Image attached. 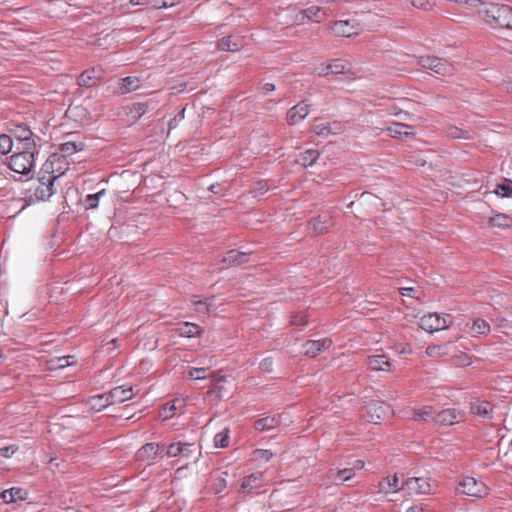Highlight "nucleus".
<instances>
[{"label":"nucleus","mask_w":512,"mask_h":512,"mask_svg":"<svg viewBox=\"0 0 512 512\" xmlns=\"http://www.w3.org/2000/svg\"><path fill=\"white\" fill-rule=\"evenodd\" d=\"M451 319L450 315L442 317L438 313H429L420 318L419 326L421 329L432 333L447 329L451 324Z\"/></svg>","instance_id":"423d86ee"},{"label":"nucleus","mask_w":512,"mask_h":512,"mask_svg":"<svg viewBox=\"0 0 512 512\" xmlns=\"http://www.w3.org/2000/svg\"><path fill=\"white\" fill-rule=\"evenodd\" d=\"M229 429L225 428L223 431L214 436V445L217 448H225L228 445Z\"/></svg>","instance_id":"a19ab883"},{"label":"nucleus","mask_w":512,"mask_h":512,"mask_svg":"<svg viewBox=\"0 0 512 512\" xmlns=\"http://www.w3.org/2000/svg\"><path fill=\"white\" fill-rule=\"evenodd\" d=\"M58 177L47 169L43 175L34 179L29 187L30 201H45L49 199L55 193L54 181Z\"/></svg>","instance_id":"f257e3e1"},{"label":"nucleus","mask_w":512,"mask_h":512,"mask_svg":"<svg viewBox=\"0 0 512 512\" xmlns=\"http://www.w3.org/2000/svg\"><path fill=\"white\" fill-rule=\"evenodd\" d=\"M301 20H314L320 22L324 17L325 13L317 6H311L305 10L300 11Z\"/></svg>","instance_id":"393cba45"},{"label":"nucleus","mask_w":512,"mask_h":512,"mask_svg":"<svg viewBox=\"0 0 512 512\" xmlns=\"http://www.w3.org/2000/svg\"><path fill=\"white\" fill-rule=\"evenodd\" d=\"M163 449V445L159 443H147L137 451L136 458L138 461L145 462L156 458L163 451Z\"/></svg>","instance_id":"ddd939ff"},{"label":"nucleus","mask_w":512,"mask_h":512,"mask_svg":"<svg viewBox=\"0 0 512 512\" xmlns=\"http://www.w3.org/2000/svg\"><path fill=\"white\" fill-rule=\"evenodd\" d=\"M354 475L355 471L352 468H344L338 471L331 470L324 476L322 481L324 484L339 485L352 479Z\"/></svg>","instance_id":"9b49d317"},{"label":"nucleus","mask_w":512,"mask_h":512,"mask_svg":"<svg viewBox=\"0 0 512 512\" xmlns=\"http://www.w3.org/2000/svg\"><path fill=\"white\" fill-rule=\"evenodd\" d=\"M418 64L422 68L441 76L451 75L454 71V66L451 63L445 59L434 56H421L418 58Z\"/></svg>","instance_id":"39448f33"},{"label":"nucleus","mask_w":512,"mask_h":512,"mask_svg":"<svg viewBox=\"0 0 512 512\" xmlns=\"http://www.w3.org/2000/svg\"><path fill=\"white\" fill-rule=\"evenodd\" d=\"M432 414V408L430 406H424L414 409L412 418L414 420L427 421L432 416Z\"/></svg>","instance_id":"e433bc0d"},{"label":"nucleus","mask_w":512,"mask_h":512,"mask_svg":"<svg viewBox=\"0 0 512 512\" xmlns=\"http://www.w3.org/2000/svg\"><path fill=\"white\" fill-rule=\"evenodd\" d=\"M471 411L473 414L483 417V418H491V405L487 402H477L471 406Z\"/></svg>","instance_id":"2f4dec72"},{"label":"nucleus","mask_w":512,"mask_h":512,"mask_svg":"<svg viewBox=\"0 0 512 512\" xmlns=\"http://www.w3.org/2000/svg\"><path fill=\"white\" fill-rule=\"evenodd\" d=\"M26 496L27 492L18 487H13L0 493V498L7 504L16 502L17 500H24Z\"/></svg>","instance_id":"5701e85b"},{"label":"nucleus","mask_w":512,"mask_h":512,"mask_svg":"<svg viewBox=\"0 0 512 512\" xmlns=\"http://www.w3.org/2000/svg\"><path fill=\"white\" fill-rule=\"evenodd\" d=\"M447 136L453 139H468L470 135L467 131H464L456 126H449L446 130Z\"/></svg>","instance_id":"79ce46f5"},{"label":"nucleus","mask_w":512,"mask_h":512,"mask_svg":"<svg viewBox=\"0 0 512 512\" xmlns=\"http://www.w3.org/2000/svg\"><path fill=\"white\" fill-rule=\"evenodd\" d=\"M135 395L133 386H117L106 393V399L111 401V404L123 403L127 400L132 399Z\"/></svg>","instance_id":"9d476101"},{"label":"nucleus","mask_w":512,"mask_h":512,"mask_svg":"<svg viewBox=\"0 0 512 512\" xmlns=\"http://www.w3.org/2000/svg\"><path fill=\"white\" fill-rule=\"evenodd\" d=\"M83 149V144L76 142H65L61 144L60 150L64 155H72Z\"/></svg>","instance_id":"58836bf2"},{"label":"nucleus","mask_w":512,"mask_h":512,"mask_svg":"<svg viewBox=\"0 0 512 512\" xmlns=\"http://www.w3.org/2000/svg\"><path fill=\"white\" fill-rule=\"evenodd\" d=\"M248 254L246 252H240L237 250H231L227 252L225 257L222 259L223 268L230 266H238L248 261Z\"/></svg>","instance_id":"6ab92c4d"},{"label":"nucleus","mask_w":512,"mask_h":512,"mask_svg":"<svg viewBox=\"0 0 512 512\" xmlns=\"http://www.w3.org/2000/svg\"><path fill=\"white\" fill-rule=\"evenodd\" d=\"M480 13L487 22L512 29V9L509 6L489 3L483 6Z\"/></svg>","instance_id":"f03ea898"},{"label":"nucleus","mask_w":512,"mask_h":512,"mask_svg":"<svg viewBox=\"0 0 512 512\" xmlns=\"http://www.w3.org/2000/svg\"><path fill=\"white\" fill-rule=\"evenodd\" d=\"M283 420V415L275 416H266L263 417L254 423V427L257 431H268L278 427Z\"/></svg>","instance_id":"aec40b11"},{"label":"nucleus","mask_w":512,"mask_h":512,"mask_svg":"<svg viewBox=\"0 0 512 512\" xmlns=\"http://www.w3.org/2000/svg\"><path fill=\"white\" fill-rule=\"evenodd\" d=\"M259 369L263 372H271L273 370V359L271 357L262 359L259 363Z\"/></svg>","instance_id":"5fc2aeb1"},{"label":"nucleus","mask_w":512,"mask_h":512,"mask_svg":"<svg viewBox=\"0 0 512 512\" xmlns=\"http://www.w3.org/2000/svg\"><path fill=\"white\" fill-rule=\"evenodd\" d=\"M145 111H146V109H145L144 105H142V104H134L133 107L131 108V113H134L133 117H135V118L143 115L145 113Z\"/></svg>","instance_id":"bf43d9fd"},{"label":"nucleus","mask_w":512,"mask_h":512,"mask_svg":"<svg viewBox=\"0 0 512 512\" xmlns=\"http://www.w3.org/2000/svg\"><path fill=\"white\" fill-rule=\"evenodd\" d=\"M364 417L371 423H379L390 411L389 406L382 402L371 401L365 406Z\"/></svg>","instance_id":"1a4fd4ad"},{"label":"nucleus","mask_w":512,"mask_h":512,"mask_svg":"<svg viewBox=\"0 0 512 512\" xmlns=\"http://www.w3.org/2000/svg\"><path fill=\"white\" fill-rule=\"evenodd\" d=\"M257 186L258 187L255 189L257 194L262 195L268 190L263 183H258Z\"/></svg>","instance_id":"0e129e2a"},{"label":"nucleus","mask_w":512,"mask_h":512,"mask_svg":"<svg viewBox=\"0 0 512 512\" xmlns=\"http://www.w3.org/2000/svg\"><path fill=\"white\" fill-rule=\"evenodd\" d=\"M332 341L328 338L321 340H310L304 344V353L310 357L317 356L321 351L328 349Z\"/></svg>","instance_id":"dca6fc26"},{"label":"nucleus","mask_w":512,"mask_h":512,"mask_svg":"<svg viewBox=\"0 0 512 512\" xmlns=\"http://www.w3.org/2000/svg\"><path fill=\"white\" fill-rule=\"evenodd\" d=\"M206 368L200 367V368H189L187 371V375L189 378H193L196 380H203L206 379L207 376L204 374L206 372Z\"/></svg>","instance_id":"09e8293b"},{"label":"nucleus","mask_w":512,"mask_h":512,"mask_svg":"<svg viewBox=\"0 0 512 512\" xmlns=\"http://www.w3.org/2000/svg\"><path fill=\"white\" fill-rule=\"evenodd\" d=\"M406 512H424V509L421 506H412V507H409L406 510Z\"/></svg>","instance_id":"338daca9"},{"label":"nucleus","mask_w":512,"mask_h":512,"mask_svg":"<svg viewBox=\"0 0 512 512\" xmlns=\"http://www.w3.org/2000/svg\"><path fill=\"white\" fill-rule=\"evenodd\" d=\"M227 483H226V479L225 477H218L216 479V482L213 484V491L215 493H220L225 487H226Z\"/></svg>","instance_id":"13d9d810"},{"label":"nucleus","mask_w":512,"mask_h":512,"mask_svg":"<svg viewBox=\"0 0 512 512\" xmlns=\"http://www.w3.org/2000/svg\"><path fill=\"white\" fill-rule=\"evenodd\" d=\"M291 12L295 14L294 15V19H293V22L295 24H302V23H304L305 20H301L300 11H297L296 9H292Z\"/></svg>","instance_id":"680f3d73"},{"label":"nucleus","mask_w":512,"mask_h":512,"mask_svg":"<svg viewBox=\"0 0 512 512\" xmlns=\"http://www.w3.org/2000/svg\"><path fill=\"white\" fill-rule=\"evenodd\" d=\"M178 407L176 406V401H172L171 403H167L160 416L163 418V419H169L170 417H172L174 411L177 409Z\"/></svg>","instance_id":"603ef678"},{"label":"nucleus","mask_w":512,"mask_h":512,"mask_svg":"<svg viewBox=\"0 0 512 512\" xmlns=\"http://www.w3.org/2000/svg\"><path fill=\"white\" fill-rule=\"evenodd\" d=\"M74 363H75V357L69 355V356H63V357H58V358L51 359L49 361V367L52 370H54V369H63V368H66L68 366H71Z\"/></svg>","instance_id":"c756f323"},{"label":"nucleus","mask_w":512,"mask_h":512,"mask_svg":"<svg viewBox=\"0 0 512 512\" xmlns=\"http://www.w3.org/2000/svg\"><path fill=\"white\" fill-rule=\"evenodd\" d=\"M490 332V325L488 322L484 319H476L471 328L469 333L472 336L476 335H487Z\"/></svg>","instance_id":"c85d7f7f"},{"label":"nucleus","mask_w":512,"mask_h":512,"mask_svg":"<svg viewBox=\"0 0 512 512\" xmlns=\"http://www.w3.org/2000/svg\"><path fill=\"white\" fill-rule=\"evenodd\" d=\"M218 49L222 51H236L238 50V44L232 43L230 37L222 38L218 42Z\"/></svg>","instance_id":"a18cd8bd"},{"label":"nucleus","mask_w":512,"mask_h":512,"mask_svg":"<svg viewBox=\"0 0 512 512\" xmlns=\"http://www.w3.org/2000/svg\"><path fill=\"white\" fill-rule=\"evenodd\" d=\"M450 344L431 345L426 348V354L432 358H440L447 355L450 351Z\"/></svg>","instance_id":"7c9ffc66"},{"label":"nucleus","mask_w":512,"mask_h":512,"mask_svg":"<svg viewBox=\"0 0 512 512\" xmlns=\"http://www.w3.org/2000/svg\"><path fill=\"white\" fill-rule=\"evenodd\" d=\"M413 291H414L413 287L401 288V294L403 296H411V292H413Z\"/></svg>","instance_id":"69168bd1"},{"label":"nucleus","mask_w":512,"mask_h":512,"mask_svg":"<svg viewBox=\"0 0 512 512\" xmlns=\"http://www.w3.org/2000/svg\"><path fill=\"white\" fill-rule=\"evenodd\" d=\"M105 193V190H101L98 193L90 194L86 197L85 203L87 208L94 209L98 206V201L100 197Z\"/></svg>","instance_id":"de8ad7c7"},{"label":"nucleus","mask_w":512,"mask_h":512,"mask_svg":"<svg viewBox=\"0 0 512 512\" xmlns=\"http://www.w3.org/2000/svg\"><path fill=\"white\" fill-rule=\"evenodd\" d=\"M194 452V444L185 443V442H175L171 443L167 448V456L174 458L178 456H182L184 458H189Z\"/></svg>","instance_id":"4468645a"},{"label":"nucleus","mask_w":512,"mask_h":512,"mask_svg":"<svg viewBox=\"0 0 512 512\" xmlns=\"http://www.w3.org/2000/svg\"><path fill=\"white\" fill-rule=\"evenodd\" d=\"M387 133L391 137H402L414 135L415 131L412 126L408 124L393 122L387 127Z\"/></svg>","instance_id":"412c9836"},{"label":"nucleus","mask_w":512,"mask_h":512,"mask_svg":"<svg viewBox=\"0 0 512 512\" xmlns=\"http://www.w3.org/2000/svg\"><path fill=\"white\" fill-rule=\"evenodd\" d=\"M457 491L460 494L476 498H482L489 494V488L487 485L473 477L463 478L459 482Z\"/></svg>","instance_id":"20e7f679"},{"label":"nucleus","mask_w":512,"mask_h":512,"mask_svg":"<svg viewBox=\"0 0 512 512\" xmlns=\"http://www.w3.org/2000/svg\"><path fill=\"white\" fill-rule=\"evenodd\" d=\"M402 488L410 495L431 494L433 485L429 478L410 477L402 483Z\"/></svg>","instance_id":"0eeeda50"},{"label":"nucleus","mask_w":512,"mask_h":512,"mask_svg":"<svg viewBox=\"0 0 512 512\" xmlns=\"http://www.w3.org/2000/svg\"><path fill=\"white\" fill-rule=\"evenodd\" d=\"M319 157V152L314 149H309L301 154L300 158L297 160L303 166H311L317 158Z\"/></svg>","instance_id":"f704fd0d"},{"label":"nucleus","mask_w":512,"mask_h":512,"mask_svg":"<svg viewBox=\"0 0 512 512\" xmlns=\"http://www.w3.org/2000/svg\"><path fill=\"white\" fill-rule=\"evenodd\" d=\"M16 149L17 152L10 157L9 167L16 173L27 175L35 165V155L39 153V149Z\"/></svg>","instance_id":"7ed1b4c3"},{"label":"nucleus","mask_w":512,"mask_h":512,"mask_svg":"<svg viewBox=\"0 0 512 512\" xmlns=\"http://www.w3.org/2000/svg\"><path fill=\"white\" fill-rule=\"evenodd\" d=\"M309 114V105L302 101L295 106H293L288 112H287V120L289 124L295 125L302 120L306 118V116Z\"/></svg>","instance_id":"2eb2a0df"},{"label":"nucleus","mask_w":512,"mask_h":512,"mask_svg":"<svg viewBox=\"0 0 512 512\" xmlns=\"http://www.w3.org/2000/svg\"><path fill=\"white\" fill-rule=\"evenodd\" d=\"M490 225L498 228H508L512 225V219L505 214H497L490 219Z\"/></svg>","instance_id":"c9c22d12"},{"label":"nucleus","mask_w":512,"mask_h":512,"mask_svg":"<svg viewBox=\"0 0 512 512\" xmlns=\"http://www.w3.org/2000/svg\"><path fill=\"white\" fill-rule=\"evenodd\" d=\"M15 138L17 140L16 148L23 149H39L34 138L32 137V132L22 126L17 127L15 130Z\"/></svg>","instance_id":"f8f14e48"},{"label":"nucleus","mask_w":512,"mask_h":512,"mask_svg":"<svg viewBox=\"0 0 512 512\" xmlns=\"http://www.w3.org/2000/svg\"><path fill=\"white\" fill-rule=\"evenodd\" d=\"M457 363L462 366H467L471 364V361L468 356L464 355L459 357V361Z\"/></svg>","instance_id":"e2e57ef3"},{"label":"nucleus","mask_w":512,"mask_h":512,"mask_svg":"<svg viewBox=\"0 0 512 512\" xmlns=\"http://www.w3.org/2000/svg\"><path fill=\"white\" fill-rule=\"evenodd\" d=\"M180 336L195 337L200 334V327L196 324L186 322L178 328Z\"/></svg>","instance_id":"473e14b6"},{"label":"nucleus","mask_w":512,"mask_h":512,"mask_svg":"<svg viewBox=\"0 0 512 512\" xmlns=\"http://www.w3.org/2000/svg\"><path fill=\"white\" fill-rule=\"evenodd\" d=\"M192 303L195 307V310L197 312H201V313H209L211 311V305L209 303H207L206 301H203L201 299H198L197 297H194L192 299Z\"/></svg>","instance_id":"49530a36"},{"label":"nucleus","mask_w":512,"mask_h":512,"mask_svg":"<svg viewBox=\"0 0 512 512\" xmlns=\"http://www.w3.org/2000/svg\"><path fill=\"white\" fill-rule=\"evenodd\" d=\"M366 364L372 371L388 372L391 370V363L386 355H372L366 360Z\"/></svg>","instance_id":"f3484780"},{"label":"nucleus","mask_w":512,"mask_h":512,"mask_svg":"<svg viewBox=\"0 0 512 512\" xmlns=\"http://www.w3.org/2000/svg\"><path fill=\"white\" fill-rule=\"evenodd\" d=\"M330 220V216L328 214L319 215L311 222V229L315 234L325 233L328 229V222Z\"/></svg>","instance_id":"a878e982"},{"label":"nucleus","mask_w":512,"mask_h":512,"mask_svg":"<svg viewBox=\"0 0 512 512\" xmlns=\"http://www.w3.org/2000/svg\"><path fill=\"white\" fill-rule=\"evenodd\" d=\"M331 74L346 73L349 70V63L336 59L329 63Z\"/></svg>","instance_id":"ea45409f"},{"label":"nucleus","mask_w":512,"mask_h":512,"mask_svg":"<svg viewBox=\"0 0 512 512\" xmlns=\"http://www.w3.org/2000/svg\"><path fill=\"white\" fill-rule=\"evenodd\" d=\"M495 193L502 197H512V181L506 180L502 184L497 185Z\"/></svg>","instance_id":"37998d69"},{"label":"nucleus","mask_w":512,"mask_h":512,"mask_svg":"<svg viewBox=\"0 0 512 512\" xmlns=\"http://www.w3.org/2000/svg\"><path fill=\"white\" fill-rule=\"evenodd\" d=\"M459 416H460V413L457 412L456 409H446V410L439 412L434 417V420L436 423L441 424V425H453L455 422L458 421Z\"/></svg>","instance_id":"4be33fe9"},{"label":"nucleus","mask_w":512,"mask_h":512,"mask_svg":"<svg viewBox=\"0 0 512 512\" xmlns=\"http://www.w3.org/2000/svg\"><path fill=\"white\" fill-rule=\"evenodd\" d=\"M331 30L334 35L340 37H351L359 34L362 30L360 24L354 20H340L333 23Z\"/></svg>","instance_id":"6e6552de"},{"label":"nucleus","mask_w":512,"mask_h":512,"mask_svg":"<svg viewBox=\"0 0 512 512\" xmlns=\"http://www.w3.org/2000/svg\"><path fill=\"white\" fill-rule=\"evenodd\" d=\"M98 78H100V71L91 68L80 75L78 84L83 87H92L96 84Z\"/></svg>","instance_id":"b1692460"},{"label":"nucleus","mask_w":512,"mask_h":512,"mask_svg":"<svg viewBox=\"0 0 512 512\" xmlns=\"http://www.w3.org/2000/svg\"><path fill=\"white\" fill-rule=\"evenodd\" d=\"M378 202H379V199L376 196H374L373 194L368 193V192L362 193L360 196V199H359V204H361V205L373 204L376 206V205H378Z\"/></svg>","instance_id":"3c124183"},{"label":"nucleus","mask_w":512,"mask_h":512,"mask_svg":"<svg viewBox=\"0 0 512 512\" xmlns=\"http://www.w3.org/2000/svg\"><path fill=\"white\" fill-rule=\"evenodd\" d=\"M88 404L91 407V409H93L95 411H102L107 406L112 405L111 401L106 399V393L92 396L88 400Z\"/></svg>","instance_id":"cd10ccee"},{"label":"nucleus","mask_w":512,"mask_h":512,"mask_svg":"<svg viewBox=\"0 0 512 512\" xmlns=\"http://www.w3.org/2000/svg\"><path fill=\"white\" fill-rule=\"evenodd\" d=\"M174 3V0H151L152 6L157 9L173 6Z\"/></svg>","instance_id":"4d7b16f0"},{"label":"nucleus","mask_w":512,"mask_h":512,"mask_svg":"<svg viewBox=\"0 0 512 512\" xmlns=\"http://www.w3.org/2000/svg\"><path fill=\"white\" fill-rule=\"evenodd\" d=\"M377 489L379 493L387 495L389 493H396L403 488L402 485H399L397 475L394 474L392 476L385 477L381 481H379Z\"/></svg>","instance_id":"a211bd4d"},{"label":"nucleus","mask_w":512,"mask_h":512,"mask_svg":"<svg viewBox=\"0 0 512 512\" xmlns=\"http://www.w3.org/2000/svg\"><path fill=\"white\" fill-rule=\"evenodd\" d=\"M140 86V80L135 76H128L120 81V92L129 93L135 91Z\"/></svg>","instance_id":"bb28decb"},{"label":"nucleus","mask_w":512,"mask_h":512,"mask_svg":"<svg viewBox=\"0 0 512 512\" xmlns=\"http://www.w3.org/2000/svg\"><path fill=\"white\" fill-rule=\"evenodd\" d=\"M260 478L261 475L251 474L248 477H246L241 485V490L243 492L251 491L254 488H257L260 486Z\"/></svg>","instance_id":"72a5a7b5"},{"label":"nucleus","mask_w":512,"mask_h":512,"mask_svg":"<svg viewBox=\"0 0 512 512\" xmlns=\"http://www.w3.org/2000/svg\"><path fill=\"white\" fill-rule=\"evenodd\" d=\"M315 71L318 75H328L331 74L330 72V65L329 64H321L318 67L315 68Z\"/></svg>","instance_id":"052dcab7"},{"label":"nucleus","mask_w":512,"mask_h":512,"mask_svg":"<svg viewBox=\"0 0 512 512\" xmlns=\"http://www.w3.org/2000/svg\"><path fill=\"white\" fill-rule=\"evenodd\" d=\"M262 88L266 92H271L275 89V86L272 83H265Z\"/></svg>","instance_id":"774afa93"},{"label":"nucleus","mask_w":512,"mask_h":512,"mask_svg":"<svg viewBox=\"0 0 512 512\" xmlns=\"http://www.w3.org/2000/svg\"><path fill=\"white\" fill-rule=\"evenodd\" d=\"M312 129L319 136H328L334 133L329 123H316L313 125Z\"/></svg>","instance_id":"c03bdc74"},{"label":"nucleus","mask_w":512,"mask_h":512,"mask_svg":"<svg viewBox=\"0 0 512 512\" xmlns=\"http://www.w3.org/2000/svg\"><path fill=\"white\" fill-rule=\"evenodd\" d=\"M14 146V142L11 138V136L7 134H1L0 135V154L6 155L9 152L12 151V148Z\"/></svg>","instance_id":"4c0bfd02"},{"label":"nucleus","mask_w":512,"mask_h":512,"mask_svg":"<svg viewBox=\"0 0 512 512\" xmlns=\"http://www.w3.org/2000/svg\"><path fill=\"white\" fill-rule=\"evenodd\" d=\"M409 1L414 7L418 8V9H423V10L431 9L436 3V0H409Z\"/></svg>","instance_id":"8fccbe9b"},{"label":"nucleus","mask_w":512,"mask_h":512,"mask_svg":"<svg viewBox=\"0 0 512 512\" xmlns=\"http://www.w3.org/2000/svg\"><path fill=\"white\" fill-rule=\"evenodd\" d=\"M184 113H185V108H183L181 111H179L178 114L173 119H171L169 121V123H168L169 131L176 128L178 126L179 122H181L184 119Z\"/></svg>","instance_id":"6e6d98bb"},{"label":"nucleus","mask_w":512,"mask_h":512,"mask_svg":"<svg viewBox=\"0 0 512 512\" xmlns=\"http://www.w3.org/2000/svg\"><path fill=\"white\" fill-rule=\"evenodd\" d=\"M254 455L257 460L267 462L272 458L273 453L270 450L258 449L254 452Z\"/></svg>","instance_id":"864d4df0"}]
</instances>
